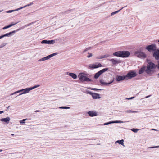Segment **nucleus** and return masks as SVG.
<instances>
[{
  "label": "nucleus",
  "mask_w": 159,
  "mask_h": 159,
  "mask_svg": "<svg viewBox=\"0 0 159 159\" xmlns=\"http://www.w3.org/2000/svg\"><path fill=\"white\" fill-rule=\"evenodd\" d=\"M10 120V118L9 117H7L6 118H2L0 119V121H3L7 124H8Z\"/></svg>",
  "instance_id": "nucleus-17"
},
{
  "label": "nucleus",
  "mask_w": 159,
  "mask_h": 159,
  "mask_svg": "<svg viewBox=\"0 0 159 159\" xmlns=\"http://www.w3.org/2000/svg\"><path fill=\"white\" fill-rule=\"evenodd\" d=\"M39 86H40V85L39 84V85H35L33 87H30V89H31V90H32L38 87Z\"/></svg>",
  "instance_id": "nucleus-26"
},
{
  "label": "nucleus",
  "mask_w": 159,
  "mask_h": 159,
  "mask_svg": "<svg viewBox=\"0 0 159 159\" xmlns=\"http://www.w3.org/2000/svg\"><path fill=\"white\" fill-rule=\"evenodd\" d=\"M31 90V89L30 88H27L25 89H23L24 92L20 93L19 95H20L23 94H26L28 93Z\"/></svg>",
  "instance_id": "nucleus-13"
},
{
  "label": "nucleus",
  "mask_w": 159,
  "mask_h": 159,
  "mask_svg": "<svg viewBox=\"0 0 159 159\" xmlns=\"http://www.w3.org/2000/svg\"><path fill=\"white\" fill-rule=\"evenodd\" d=\"M157 76L158 78H159V73L157 74Z\"/></svg>",
  "instance_id": "nucleus-57"
},
{
  "label": "nucleus",
  "mask_w": 159,
  "mask_h": 159,
  "mask_svg": "<svg viewBox=\"0 0 159 159\" xmlns=\"http://www.w3.org/2000/svg\"><path fill=\"white\" fill-rule=\"evenodd\" d=\"M109 56V55L108 54H107L105 55L101 56V57L100 58H102V59H103L104 58L108 57Z\"/></svg>",
  "instance_id": "nucleus-24"
},
{
  "label": "nucleus",
  "mask_w": 159,
  "mask_h": 159,
  "mask_svg": "<svg viewBox=\"0 0 159 159\" xmlns=\"http://www.w3.org/2000/svg\"><path fill=\"white\" fill-rule=\"evenodd\" d=\"M87 113L90 117L95 116L97 115V113L94 111H89Z\"/></svg>",
  "instance_id": "nucleus-12"
},
{
  "label": "nucleus",
  "mask_w": 159,
  "mask_h": 159,
  "mask_svg": "<svg viewBox=\"0 0 159 159\" xmlns=\"http://www.w3.org/2000/svg\"><path fill=\"white\" fill-rule=\"evenodd\" d=\"M125 79L126 80V78L125 77V76H120V75H117L116 78V81L118 82L120 81H121Z\"/></svg>",
  "instance_id": "nucleus-10"
},
{
  "label": "nucleus",
  "mask_w": 159,
  "mask_h": 159,
  "mask_svg": "<svg viewBox=\"0 0 159 159\" xmlns=\"http://www.w3.org/2000/svg\"><path fill=\"white\" fill-rule=\"evenodd\" d=\"M40 111L39 110H36L35 111V112H40Z\"/></svg>",
  "instance_id": "nucleus-50"
},
{
  "label": "nucleus",
  "mask_w": 159,
  "mask_h": 159,
  "mask_svg": "<svg viewBox=\"0 0 159 159\" xmlns=\"http://www.w3.org/2000/svg\"><path fill=\"white\" fill-rule=\"evenodd\" d=\"M101 57V56H99L97 57H96V58H97V59H102V58H100Z\"/></svg>",
  "instance_id": "nucleus-43"
},
{
  "label": "nucleus",
  "mask_w": 159,
  "mask_h": 159,
  "mask_svg": "<svg viewBox=\"0 0 159 159\" xmlns=\"http://www.w3.org/2000/svg\"><path fill=\"white\" fill-rule=\"evenodd\" d=\"M134 98V97H133L131 98H126V99L127 100H131L133 98Z\"/></svg>",
  "instance_id": "nucleus-41"
},
{
  "label": "nucleus",
  "mask_w": 159,
  "mask_h": 159,
  "mask_svg": "<svg viewBox=\"0 0 159 159\" xmlns=\"http://www.w3.org/2000/svg\"><path fill=\"white\" fill-rule=\"evenodd\" d=\"M159 148V145L156 146H153V147H148V148L147 149H148L149 148Z\"/></svg>",
  "instance_id": "nucleus-32"
},
{
  "label": "nucleus",
  "mask_w": 159,
  "mask_h": 159,
  "mask_svg": "<svg viewBox=\"0 0 159 159\" xmlns=\"http://www.w3.org/2000/svg\"><path fill=\"white\" fill-rule=\"evenodd\" d=\"M108 124H110L109 122L105 123L104 124V125H108Z\"/></svg>",
  "instance_id": "nucleus-45"
},
{
  "label": "nucleus",
  "mask_w": 159,
  "mask_h": 159,
  "mask_svg": "<svg viewBox=\"0 0 159 159\" xmlns=\"http://www.w3.org/2000/svg\"><path fill=\"white\" fill-rule=\"evenodd\" d=\"M7 43H2L0 45V48H2L3 47L6 46Z\"/></svg>",
  "instance_id": "nucleus-29"
},
{
  "label": "nucleus",
  "mask_w": 159,
  "mask_h": 159,
  "mask_svg": "<svg viewBox=\"0 0 159 159\" xmlns=\"http://www.w3.org/2000/svg\"><path fill=\"white\" fill-rule=\"evenodd\" d=\"M131 130L134 133H136L139 130V129H137L133 128L131 129Z\"/></svg>",
  "instance_id": "nucleus-28"
},
{
  "label": "nucleus",
  "mask_w": 159,
  "mask_h": 159,
  "mask_svg": "<svg viewBox=\"0 0 159 159\" xmlns=\"http://www.w3.org/2000/svg\"><path fill=\"white\" fill-rule=\"evenodd\" d=\"M89 89H91V90H95V91L102 90V89H99L95 88H91V87H89Z\"/></svg>",
  "instance_id": "nucleus-25"
},
{
  "label": "nucleus",
  "mask_w": 159,
  "mask_h": 159,
  "mask_svg": "<svg viewBox=\"0 0 159 159\" xmlns=\"http://www.w3.org/2000/svg\"><path fill=\"white\" fill-rule=\"evenodd\" d=\"M59 108L61 109H68L70 108L69 107L66 106H62L59 107Z\"/></svg>",
  "instance_id": "nucleus-27"
},
{
  "label": "nucleus",
  "mask_w": 159,
  "mask_h": 159,
  "mask_svg": "<svg viewBox=\"0 0 159 159\" xmlns=\"http://www.w3.org/2000/svg\"><path fill=\"white\" fill-rule=\"evenodd\" d=\"M137 75V74L135 72L131 70L129 71L125 76L126 80H128L135 77Z\"/></svg>",
  "instance_id": "nucleus-5"
},
{
  "label": "nucleus",
  "mask_w": 159,
  "mask_h": 159,
  "mask_svg": "<svg viewBox=\"0 0 159 159\" xmlns=\"http://www.w3.org/2000/svg\"><path fill=\"white\" fill-rule=\"evenodd\" d=\"M137 111H133L131 110V113H135V112H137Z\"/></svg>",
  "instance_id": "nucleus-47"
},
{
  "label": "nucleus",
  "mask_w": 159,
  "mask_h": 159,
  "mask_svg": "<svg viewBox=\"0 0 159 159\" xmlns=\"http://www.w3.org/2000/svg\"><path fill=\"white\" fill-rule=\"evenodd\" d=\"M16 32V31H13L12 32H10L8 33H6L5 34L3 35V37L6 36H11L13 34H14Z\"/></svg>",
  "instance_id": "nucleus-18"
},
{
  "label": "nucleus",
  "mask_w": 159,
  "mask_h": 159,
  "mask_svg": "<svg viewBox=\"0 0 159 159\" xmlns=\"http://www.w3.org/2000/svg\"><path fill=\"white\" fill-rule=\"evenodd\" d=\"M57 54V53H55L50 55L51 58L52 57Z\"/></svg>",
  "instance_id": "nucleus-35"
},
{
  "label": "nucleus",
  "mask_w": 159,
  "mask_h": 159,
  "mask_svg": "<svg viewBox=\"0 0 159 159\" xmlns=\"http://www.w3.org/2000/svg\"><path fill=\"white\" fill-rule=\"evenodd\" d=\"M146 67L145 66H143L142 67L139 71V74H143L144 71H145Z\"/></svg>",
  "instance_id": "nucleus-15"
},
{
  "label": "nucleus",
  "mask_w": 159,
  "mask_h": 159,
  "mask_svg": "<svg viewBox=\"0 0 159 159\" xmlns=\"http://www.w3.org/2000/svg\"><path fill=\"white\" fill-rule=\"evenodd\" d=\"M124 140L122 139L121 140H117V141L115 143H119V144H121L122 145H124Z\"/></svg>",
  "instance_id": "nucleus-21"
},
{
  "label": "nucleus",
  "mask_w": 159,
  "mask_h": 159,
  "mask_svg": "<svg viewBox=\"0 0 159 159\" xmlns=\"http://www.w3.org/2000/svg\"><path fill=\"white\" fill-rule=\"evenodd\" d=\"M19 30V29H17V30H15V31H16H16H18V30Z\"/></svg>",
  "instance_id": "nucleus-55"
},
{
  "label": "nucleus",
  "mask_w": 159,
  "mask_h": 159,
  "mask_svg": "<svg viewBox=\"0 0 159 159\" xmlns=\"http://www.w3.org/2000/svg\"><path fill=\"white\" fill-rule=\"evenodd\" d=\"M20 92H24L23 89L20 90Z\"/></svg>",
  "instance_id": "nucleus-49"
},
{
  "label": "nucleus",
  "mask_w": 159,
  "mask_h": 159,
  "mask_svg": "<svg viewBox=\"0 0 159 159\" xmlns=\"http://www.w3.org/2000/svg\"><path fill=\"white\" fill-rule=\"evenodd\" d=\"M123 8V7H122V8H121V9H120L119 10H118V11H115V12H112L111 13V16H112V15H114L118 13L121 10H122Z\"/></svg>",
  "instance_id": "nucleus-22"
},
{
  "label": "nucleus",
  "mask_w": 159,
  "mask_h": 159,
  "mask_svg": "<svg viewBox=\"0 0 159 159\" xmlns=\"http://www.w3.org/2000/svg\"><path fill=\"white\" fill-rule=\"evenodd\" d=\"M18 10H19V8H17V9H15V10H11L8 11H7L6 12L7 13H11V12H14V11H18Z\"/></svg>",
  "instance_id": "nucleus-23"
},
{
  "label": "nucleus",
  "mask_w": 159,
  "mask_h": 159,
  "mask_svg": "<svg viewBox=\"0 0 159 159\" xmlns=\"http://www.w3.org/2000/svg\"><path fill=\"white\" fill-rule=\"evenodd\" d=\"M27 120V119H24L22 120H20V122L21 124L25 123V121Z\"/></svg>",
  "instance_id": "nucleus-31"
},
{
  "label": "nucleus",
  "mask_w": 159,
  "mask_h": 159,
  "mask_svg": "<svg viewBox=\"0 0 159 159\" xmlns=\"http://www.w3.org/2000/svg\"><path fill=\"white\" fill-rule=\"evenodd\" d=\"M55 43V41L54 40H44L41 42L42 44H52Z\"/></svg>",
  "instance_id": "nucleus-9"
},
{
  "label": "nucleus",
  "mask_w": 159,
  "mask_h": 159,
  "mask_svg": "<svg viewBox=\"0 0 159 159\" xmlns=\"http://www.w3.org/2000/svg\"><path fill=\"white\" fill-rule=\"evenodd\" d=\"M11 135H12V136H13V135H14V134H11Z\"/></svg>",
  "instance_id": "nucleus-59"
},
{
  "label": "nucleus",
  "mask_w": 159,
  "mask_h": 159,
  "mask_svg": "<svg viewBox=\"0 0 159 159\" xmlns=\"http://www.w3.org/2000/svg\"><path fill=\"white\" fill-rule=\"evenodd\" d=\"M2 150H1V149L0 150V152H2Z\"/></svg>",
  "instance_id": "nucleus-61"
},
{
  "label": "nucleus",
  "mask_w": 159,
  "mask_h": 159,
  "mask_svg": "<svg viewBox=\"0 0 159 159\" xmlns=\"http://www.w3.org/2000/svg\"><path fill=\"white\" fill-rule=\"evenodd\" d=\"M88 49L89 50L90 49H91L92 48L91 47H88Z\"/></svg>",
  "instance_id": "nucleus-51"
},
{
  "label": "nucleus",
  "mask_w": 159,
  "mask_h": 159,
  "mask_svg": "<svg viewBox=\"0 0 159 159\" xmlns=\"http://www.w3.org/2000/svg\"><path fill=\"white\" fill-rule=\"evenodd\" d=\"M88 48H86L85 49L83 52V53H84L85 52H86L87 51L89 50L88 49Z\"/></svg>",
  "instance_id": "nucleus-40"
},
{
  "label": "nucleus",
  "mask_w": 159,
  "mask_h": 159,
  "mask_svg": "<svg viewBox=\"0 0 159 159\" xmlns=\"http://www.w3.org/2000/svg\"><path fill=\"white\" fill-rule=\"evenodd\" d=\"M158 43H159V40H158Z\"/></svg>",
  "instance_id": "nucleus-62"
},
{
  "label": "nucleus",
  "mask_w": 159,
  "mask_h": 159,
  "mask_svg": "<svg viewBox=\"0 0 159 159\" xmlns=\"http://www.w3.org/2000/svg\"><path fill=\"white\" fill-rule=\"evenodd\" d=\"M10 28L9 25L5 26L3 28V29L4 30Z\"/></svg>",
  "instance_id": "nucleus-39"
},
{
  "label": "nucleus",
  "mask_w": 159,
  "mask_h": 159,
  "mask_svg": "<svg viewBox=\"0 0 159 159\" xmlns=\"http://www.w3.org/2000/svg\"><path fill=\"white\" fill-rule=\"evenodd\" d=\"M114 80V78L112 81H110L109 83H106L103 81L102 79H101L100 80V82L101 84V86H103L104 85H108L111 84L113 83Z\"/></svg>",
  "instance_id": "nucleus-11"
},
{
  "label": "nucleus",
  "mask_w": 159,
  "mask_h": 159,
  "mask_svg": "<svg viewBox=\"0 0 159 159\" xmlns=\"http://www.w3.org/2000/svg\"><path fill=\"white\" fill-rule=\"evenodd\" d=\"M92 97L94 99H99L101 98L100 95L99 94L94 93Z\"/></svg>",
  "instance_id": "nucleus-19"
},
{
  "label": "nucleus",
  "mask_w": 159,
  "mask_h": 159,
  "mask_svg": "<svg viewBox=\"0 0 159 159\" xmlns=\"http://www.w3.org/2000/svg\"><path fill=\"white\" fill-rule=\"evenodd\" d=\"M3 112H4V111H0V114L3 113Z\"/></svg>",
  "instance_id": "nucleus-53"
},
{
  "label": "nucleus",
  "mask_w": 159,
  "mask_h": 159,
  "mask_svg": "<svg viewBox=\"0 0 159 159\" xmlns=\"http://www.w3.org/2000/svg\"><path fill=\"white\" fill-rule=\"evenodd\" d=\"M109 122L110 124H112V123H115V121H110V122Z\"/></svg>",
  "instance_id": "nucleus-44"
},
{
  "label": "nucleus",
  "mask_w": 159,
  "mask_h": 159,
  "mask_svg": "<svg viewBox=\"0 0 159 159\" xmlns=\"http://www.w3.org/2000/svg\"><path fill=\"white\" fill-rule=\"evenodd\" d=\"M102 66L101 64L98 62L95 63V64H90L89 65V67L91 69L97 68Z\"/></svg>",
  "instance_id": "nucleus-8"
},
{
  "label": "nucleus",
  "mask_w": 159,
  "mask_h": 159,
  "mask_svg": "<svg viewBox=\"0 0 159 159\" xmlns=\"http://www.w3.org/2000/svg\"><path fill=\"white\" fill-rule=\"evenodd\" d=\"M28 6H29V4H27V5H25V6H24L23 7H21L19 8V10H20L21 9H23L25 7H28Z\"/></svg>",
  "instance_id": "nucleus-34"
},
{
  "label": "nucleus",
  "mask_w": 159,
  "mask_h": 159,
  "mask_svg": "<svg viewBox=\"0 0 159 159\" xmlns=\"http://www.w3.org/2000/svg\"><path fill=\"white\" fill-rule=\"evenodd\" d=\"M151 96V95H148V96H147L145 97L144 98H148L149 97H150Z\"/></svg>",
  "instance_id": "nucleus-46"
},
{
  "label": "nucleus",
  "mask_w": 159,
  "mask_h": 159,
  "mask_svg": "<svg viewBox=\"0 0 159 159\" xmlns=\"http://www.w3.org/2000/svg\"><path fill=\"white\" fill-rule=\"evenodd\" d=\"M134 55L138 57L145 58L146 57V55L143 52H140L139 51H136L135 52Z\"/></svg>",
  "instance_id": "nucleus-7"
},
{
  "label": "nucleus",
  "mask_w": 159,
  "mask_h": 159,
  "mask_svg": "<svg viewBox=\"0 0 159 159\" xmlns=\"http://www.w3.org/2000/svg\"><path fill=\"white\" fill-rule=\"evenodd\" d=\"M156 45L155 44H152L147 46L145 49L149 52H154L153 56L156 59H159V49H157Z\"/></svg>",
  "instance_id": "nucleus-1"
},
{
  "label": "nucleus",
  "mask_w": 159,
  "mask_h": 159,
  "mask_svg": "<svg viewBox=\"0 0 159 159\" xmlns=\"http://www.w3.org/2000/svg\"><path fill=\"white\" fill-rule=\"evenodd\" d=\"M31 24V23H30V24H28L27 25V26H29V25H30Z\"/></svg>",
  "instance_id": "nucleus-54"
},
{
  "label": "nucleus",
  "mask_w": 159,
  "mask_h": 159,
  "mask_svg": "<svg viewBox=\"0 0 159 159\" xmlns=\"http://www.w3.org/2000/svg\"><path fill=\"white\" fill-rule=\"evenodd\" d=\"M80 80L82 82H90L91 81V80L89 78L87 77L84 75V74L81 73H80L78 76Z\"/></svg>",
  "instance_id": "nucleus-4"
},
{
  "label": "nucleus",
  "mask_w": 159,
  "mask_h": 159,
  "mask_svg": "<svg viewBox=\"0 0 159 159\" xmlns=\"http://www.w3.org/2000/svg\"><path fill=\"white\" fill-rule=\"evenodd\" d=\"M125 112L131 113V110H127L125 111Z\"/></svg>",
  "instance_id": "nucleus-42"
},
{
  "label": "nucleus",
  "mask_w": 159,
  "mask_h": 159,
  "mask_svg": "<svg viewBox=\"0 0 159 159\" xmlns=\"http://www.w3.org/2000/svg\"><path fill=\"white\" fill-rule=\"evenodd\" d=\"M87 92L89 94L91 95L92 96H93V94L94 93H93L92 92H91V91H87Z\"/></svg>",
  "instance_id": "nucleus-37"
},
{
  "label": "nucleus",
  "mask_w": 159,
  "mask_h": 159,
  "mask_svg": "<svg viewBox=\"0 0 159 159\" xmlns=\"http://www.w3.org/2000/svg\"><path fill=\"white\" fill-rule=\"evenodd\" d=\"M113 55L117 57L126 58L130 55V53L128 51H119L114 53Z\"/></svg>",
  "instance_id": "nucleus-3"
},
{
  "label": "nucleus",
  "mask_w": 159,
  "mask_h": 159,
  "mask_svg": "<svg viewBox=\"0 0 159 159\" xmlns=\"http://www.w3.org/2000/svg\"><path fill=\"white\" fill-rule=\"evenodd\" d=\"M67 74L72 77L74 79H76L77 77L76 75L74 73L67 72Z\"/></svg>",
  "instance_id": "nucleus-16"
},
{
  "label": "nucleus",
  "mask_w": 159,
  "mask_h": 159,
  "mask_svg": "<svg viewBox=\"0 0 159 159\" xmlns=\"http://www.w3.org/2000/svg\"><path fill=\"white\" fill-rule=\"evenodd\" d=\"M110 61H111L114 65L120 63L121 62V61H120L115 59H111L110 60Z\"/></svg>",
  "instance_id": "nucleus-14"
},
{
  "label": "nucleus",
  "mask_w": 159,
  "mask_h": 159,
  "mask_svg": "<svg viewBox=\"0 0 159 159\" xmlns=\"http://www.w3.org/2000/svg\"><path fill=\"white\" fill-rule=\"evenodd\" d=\"M3 38V36H2V35L0 36V39L2 38Z\"/></svg>",
  "instance_id": "nucleus-52"
},
{
  "label": "nucleus",
  "mask_w": 159,
  "mask_h": 159,
  "mask_svg": "<svg viewBox=\"0 0 159 159\" xmlns=\"http://www.w3.org/2000/svg\"><path fill=\"white\" fill-rule=\"evenodd\" d=\"M50 58H51V57H50V56L49 55L46 57H45L43 58H41V59H39V61H45L47 60H48V59H50Z\"/></svg>",
  "instance_id": "nucleus-20"
},
{
  "label": "nucleus",
  "mask_w": 159,
  "mask_h": 159,
  "mask_svg": "<svg viewBox=\"0 0 159 159\" xmlns=\"http://www.w3.org/2000/svg\"><path fill=\"white\" fill-rule=\"evenodd\" d=\"M152 130H155V131H158V130H156V129H152Z\"/></svg>",
  "instance_id": "nucleus-60"
},
{
  "label": "nucleus",
  "mask_w": 159,
  "mask_h": 159,
  "mask_svg": "<svg viewBox=\"0 0 159 159\" xmlns=\"http://www.w3.org/2000/svg\"><path fill=\"white\" fill-rule=\"evenodd\" d=\"M3 10H0V13L2 12V11H3Z\"/></svg>",
  "instance_id": "nucleus-58"
},
{
  "label": "nucleus",
  "mask_w": 159,
  "mask_h": 159,
  "mask_svg": "<svg viewBox=\"0 0 159 159\" xmlns=\"http://www.w3.org/2000/svg\"><path fill=\"white\" fill-rule=\"evenodd\" d=\"M108 70V68H105L101 70L95 74L94 78L95 79H98L101 74L107 71Z\"/></svg>",
  "instance_id": "nucleus-6"
},
{
  "label": "nucleus",
  "mask_w": 159,
  "mask_h": 159,
  "mask_svg": "<svg viewBox=\"0 0 159 159\" xmlns=\"http://www.w3.org/2000/svg\"><path fill=\"white\" fill-rule=\"evenodd\" d=\"M20 93V90H19L16 91L15 92H14V93L11 94H10V95H13L14 94H16V93Z\"/></svg>",
  "instance_id": "nucleus-30"
},
{
  "label": "nucleus",
  "mask_w": 159,
  "mask_h": 159,
  "mask_svg": "<svg viewBox=\"0 0 159 159\" xmlns=\"http://www.w3.org/2000/svg\"><path fill=\"white\" fill-rule=\"evenodd\" d=\"M18 23V22H16V23H14V24H13V23H11L9 25V26H10V27H11L12 26H13L14 25L16 24H17Z\"/></svg>",
  "instance_id": "nucleus-38"
},
{
  "label": "nucleus",
  "mask_w": 159,
  "mask_h": 159,
  "mask_svg": "<svg viewBox=\"0 0 159 159\" xmlns=\"http://www.w3.org/2000/svg\"><path fill=\"white\" fill-rule=\"evenodd\" d=\"M157 65L152 62H148L146 66L145 72L148 75L152 74L155 72L154 69H156Z\"/></svg>",
  "instance_id": "nucleus-2"
},
{
  "label": "nucleus",
  "mask_w": 159,
  "mask_h": 159,
  "mask_svg": "<svg viewBox=\"0 0 159 159\" xmlns=\"http://www.w3.org/2000/svg\"><path fill=\"white\" fill-rule=\"evenodd\" d=\"M33 2H31V3H30V4H29V6H31L32 5H33Z\"/></svg>",
  "instance_id": "nucleus-48"
},
{
  "label": "nucleus",
  "mask_w": 159,
  "mask_h": 159,
  "mask_svg": "<svg viewBox=\"0 0 159 159\" xmlns=\"http://www.w3.org/2000/svg\"><path fill=\"white\" fill-rule=\"evenodd\" d=\"M125 122H123V121H121L120 120L115 121V123H122Z\"/></svg>",
  "instance_id": "nucleus-33"
},
{
  "label": "nucleus",
  "mask_w": 159,
  "mask_h": 159,
  "mask_svg": "<svg viewBox=\"0 0 159 159\" xmlns=\"http://www.w3.org/2000/svg\"><path fill=\"white\" fill-rule=\"evenodd\" d=\"M10 107V106H8V107H7V109H8Z\"/></svg>",
  "instance_id": "nucleus-56"
},
{
  "label": "nucleus",
  "mask_w": 159,
  "mask_h": 159,
  "mask_svg": "<svg viewBox=\"0 0 159 159\" xmlns=\"http://www.w3.org/2000/svg\"><path fill=\"white\" fill-rule=\"evenodd\" d=\"M88 55L87 56L88 58H90L92 57L93 56V54L92 53H88Z\"/></svg>",
  "instance_id": "nucleus-36"
}]
</instances>
